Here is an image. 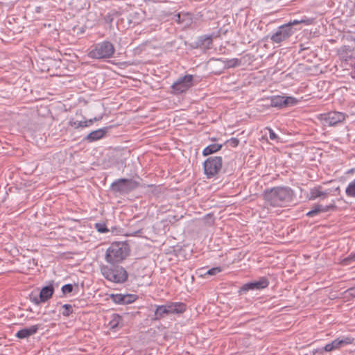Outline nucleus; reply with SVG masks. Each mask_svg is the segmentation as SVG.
Wrapping results in <instances>:
<instances>
[{
	"label": "nucleus",
	"mask_w": 355,
	"mask_h": 355,
	"mask_svg": "<svg viewBox=\"0 0 355 355\" xmlns=\"http://www.w3.org/2000/svg\"><path fill=\"white\" fill-rule=\"evenodd\" d=\"M262 196L266 206L285 207L293 202L295 193L289 187L279 186L265 189Z\"/></svg>",
	"instance_id": "nucleus-1"
},
{
	"label": "nucleus",
	"mask_w": 355,
	"mask_h": 355,
	"mask_svg": "<svg viewBox=\"0 0 355 355\" xmlns=\"http://www.w3.org/2000/svg\"><path fill=\"white\" fill-rule=\"evenodd\" d=\"M314 24H315V18L306 16H303L297 19L290 20L288 23L278 27L277 31L271 35L270 40L274 43H280L289 39L296 31L301 29L300 27L295 28V26L300 24L309 26Z\"/></svg>",
	"instance_id": "nucleus-2"
},
{
	"label": "nucleus",
	"mask_w": 355,
	"mask_h": 355,
	"mask_svg": "<svg viewBox=\"0 0 355 355\" xmlns=\"http://www.w3.org/2000/svg\"><path fill=\"white\" fill-rule=\"evenodd\" d=\"M130 248L125 242H114L106 250V261L111 263H117L123 261L129 254Z\"/></svg>",
	"instance_id": "nucleus-3"
},
{
	"label": "nucleus",
	"mask_w": 355,
	"mask_h": 355,
	"mask_svg": "<svg viewBox=\"0 0 355 355\" xmlns=\"http://www.w3.org/2000/svg\"><path fill=\"white\" fill-rule=\"evenodd\" d=\"M101 271L107 281L114 284H123L128 279L127 270L123 266L114 265V263L112 266H102Z\"/></svg>",
	"instance_id": "nucleus-4"
},
{
	"label": "nucleus",
	"mask_w": 355,
	"mask_h": 355,
	"mask_svg": "<svg viewBox=\"0 0 355 355\" xmlns=\"http://www.w3.org/2000/svg\"><path fill=\"white\" fill-rule=\"evenodd\" d=\"M115 53L114 44L110 41L97 43L90 51V58L98 60H106L113 57Z\"/></svg>",
	"instance_id": "nucleus-5"
},
{
	"label": "nucleus",
	"mask_w": 355,
	"mask_h": 355,
	"mask_svg": "<svg viewBox=\"0 0 355 355\" xmlns=\"http://www.w3.org/2000/svg\"><path fill=\"white\" fill-rule=\"evenodd\" d=\"M139 185V183L133 179L120 178L112 183L110 189L114 193L124 195L136 189Z\"/></svg>",
	"instance_id": "nucleus-6"
},
{
	"label": "nucleus",
	"mask_w": 355,
	"mask_h": 355,
	"mask_svg": "<svg viewBox=\"0 0 355 355\" xmlns=\"http://www.w3.org/2000/svg\"><path fill=\"white\" fill-rule=\"evenodd\" d=\"M222 166L223 159L220 156L210 157L204 162V173L207 178H211L220 171Z\"/></svg>",
	"instance_id": "nucleus-7"
},
{
	"label": "nucleus",
	"mask_w": 355,
	"mask_h": 355,
	"mask_svg": "<svg viewBox=\"0 0 355 355\" xmlns=\"http://www.w3.org/2000/svg\"><path fill=\"white\" fill-rule=\"evenodd\" d=\"M193 77L190 74L180 77L171 85V93L174 95H179L186 92L193 86Z\"/></svg>",
	"instance_id": "nucleus-8"
},
{
	"label": "nucleus",
	"mask_w": 355,
	"mask_h": 355,
	"mask_svg": "<svg viewBox=\"0 0 355 355\" xmlns=\"http://www.w3.org/2000/svg\"><path fill=\"white\" fill-rule=\"evenodd\" d=\"M347 116L344 112L331 111L322 114L320 119L324 125L334 126L343 123Z\"/></svg>",
	"instance_id": "nucleus-9"
},
{
	"label": "nucleus",
	"mask_w": 355,
	"mask_h": 355,
	"mask_svg": "<svg viewBox=\"0 0 355 355\" xmlns=\"http://www.w3.org/2000/svg\"><path fill=\"white\" fill-rule=\"evenodd\" d=\"M54 293V288L52 284L47 285L43 287L40 294L37 295L33 293L29 295V300L31 302L36 305H39L41 303H44L49 300L53 296Z\"/></svg>",
	"instance_id": "nucleus-10"
},
{
	"label": "nucleus",
	"mask_w": 355,
	"mask_h": 355,
	"mask_svg": "<svg viewBox=\"0 0 355 355\" xmlns=\"http://www.w3.org/2000/svg\"><path fill=\"white\" fill-rule=\"evenodd\" d=\"M270 282L266 277H261L258 280L245 283L239 290V294L243 295L249 291L262 290L269 286Z\"/></svg>",
	"instance_id": "nucleus-11"
},
{
	"label": "nucleus",
	"mask_w": 355,
	"mask_h": 355,
	"mask_svg": "<svg viewBox=\"0 0 355 355\" xmlns=\"http://www.w3.org/2000/svg\"><path fill=\"white\" fill-rule=\"evenodd\" d=\"M297 100L291 96H272L270 97V105L273 107H285L289 105H295Z\"/></svg>",
	"instance_id": "nucleus-12"
},
{
	"label": "nucleus",
	"mask_w": 355,
	"mask_h": 355,
	"mask_svg": "<svg viewBox=\"0 0 355 355\" xmlns=\"http://www.w3.org/2000/svg\"><path fill=\"white\" fill-rule=\"evenodd\" d=\"M354 340V338L352 337H345L343 338H338L332 342L326 344L324 347V350L326 352H331L338 349L347 345L352 344Z\"/></svg>",
	"instance_id": "nucleus-13"
},
{
	"label": "nucleus",
	"mask_w": 355,
	"mask_h": 355,
	"mask_svg": "<svg viewBox=\"0 0 355 355\" xmlns=\"http://www.w3.org/2000/svg\"><path fill=\"white\" fill-rule=\"evenodd\" d=\"M168 315H181L187 311V306L181 302H167L166 304Z\"/></svg>",
	"instance_id": "nucleus-14"
},
{
	"label": "nucleus",
	"mask_w": 355,
	"mask_h": 355,
	"mask_svg": "<svg viewBox=\"0 0 355 355\" xmlns=\"http://www.w3.org/2000/svg\"><path fill=\"white\" fill-rule=\"evenodd\" d=\"M336 205L334 202L329 205H322L321 204L313 205L312 209L308 211L306 214L309 218L314 217L320 213L327 212L330 210H334L336 209Z\"/></svg>",
	"instance_id": "nucleus-15"
},
{
	"label": "nucleus",
	"mask_w": 355,
	"mask_h": 355,
	"mask_svg": "<svg viewBox=\"0 0 355 355\" xmlns=\"http://www.w3.org/2000/svg\"><path fill=\"white\" fill-rule=\"evenodd\" d=\"M108 322L107 323V327H108L110 330H113L116 331L119 330L123 326V317L117 313H112L110 315L109 318H106Z\"/></svg>",
	"instance_id": "nucleus-16"
},
{
	"label": "nucleus",
	"mask_w": 355,
	"mask_h": 355,
	"mask_svg": "<svg viewBox=\"0 0 355 355\" xmlns=\"http://www.w3.org/2000/svg\"><path fill=\"white\" fill-rule=\"evenodd\" d=\"M193 19V14L189 12H180L175 15V21L184 27L191 26Z\"/></svg>",
	"instance_id": "nucleus-17"
},
{
	"label": "nucleus",
	"mask_w": 355,
	"mask_h": 355,
	"mask_svg": "<svg viewBox=\"0 0 355 355\" xmlns=\"http://www.w3.org/2000/svg\"><path fill=\"white\" fill-rule=\"evenodd\" d=\"M195 48L202 50H208L211 48L213 44V38L211 35H202L198 37L194 43Z\"/></svg>",
	"instance_id": "nucleus-18"
},
{
	"label": "nucleus",
	"mask_w": 355,
	"mask_h": 355,
	"mask_svg": "<svg viewBox=\"0 0 355 355\" xmlns=\"http://www.w3.org/2000/svg\"><path fill=\"white\" fill-rule=\"evenodd\" d=\"M329 192L322 190V187L320 185L314 187L310 189L309 193L306 198L309 200H314L318 198L320 199H325L328 197Z\"/></svg>",
	"instance_id": "nucleus-19"
},
{
	"label": "nucleus",
	"mask_w": 355,
	"mask_h": 355,
	"mask_svg": "<svg viewBox=\"0 0 355 355\" xmlns=\"http://www.w3.org/2000/svg\"><path fill=\"white\" fill-rule=\"evenodd\" d=\"M41 327V324H35L32 325L30 327L28 328H24L20 330H19L16 333V337L19 339H24L27 338L31 336H33L35 334L38 329Z\"/></svg>",
	"instance_id": "nucleus-20"
},
{
	"label": "nucleus",
	"mask_w": 355,
	"mask_h": 355,
	"mask_svg": "<svg viewBox=\"0 0 355 355\" xmlns=\"http://www.w3.org/2000/svg\"><path fill=\"white\" fill-rule=\"evenodd\" d=\"M110 128L111 126H107L90 132V141H97L103 138Z\"/></svg>",
	"instance_id": "nucleus-21"
},
{
	"label": "nucleus",
	"mask_w": 355,
	"mask_h": 355,
	"mask_svg": "<svg viewBox=\"0 0 355 355\" xmlns=\"http://www.w3.org/2000/svg\"><path fill=\"white\" fill-rule=\"evenodd\" d=\"M155 310L154 311V315L153 317V320H160L165 315H168L167 308L166 304L164 305H155Z\"/></svg>",
	"instance_id": "nucleus-22"
},
{
	"label": "nucleus",
	"mask_w": 355,
	"mask_h": 355,
	"mask_svg": "<svg viewBox=\"0 0 355 355\" xmlns=\"http://www.w3.org/2000/svg\"><path fill=\"white\" fill-rule=\"evenodd\" d=\"M223 144H213L205 147L202 150V155L206 157L221 150Z\"/></svg>",
	"instance_id": "nucleus-23"
},
{
	"label": "nucleus",
	"mask_w": 355,
	"mask_h": 355,
	"mask_svg": "<svg viewBox=\"0 0 355 355\" xmlns=\"http://www.w3.org/2000/svg\"><path fill=\"white\" fill-rule=\"evenodd\" d=\"M225 67L227 69L239 67L241 64V61L238 58L227 59L223 61Z\"/></svg>",
	"instance_id": "nucleus-24"
},
{
	"label": "nucleus",
	"mask_w": 355,
	"mask_h": 355,
	"mask_svg": "<svg viewBox=\"0 0 355 355\" xmlns=\"http://www.w3.org/2000/svg\"><path fill=\"white\" fill-rule=\"evenodd\" d=\"M103 82L98 80L96 76H90V90H96L102 87Z\"/></svg>",
	"instance_id": "nucleus-25"
},
{
	"label": "nucleus",
	"mask_w": 355,
	"mask_h": 355,
	"mask_svg": "<svg viewBox=\"0 0 355 355\" xmlns=\"http://www.w3.org/2000/svg\"><path fill=\"white\" fill-rule=\"evenodd\" d=\"M345 193L348 197L355 198V179L349 183L345 189Z\"/></svg>",
	"instance_id": "nucleus-26"
},
{
	"label": "nucleus",
	"mask_w": 355,
	"mask_h": 355,
	"mask_svg": "<svg viewBox=\"0 0 355 355\" xmlns=\"http://www.w3.org/2000/svg\"><path fill=\"white\" fill-rule=\"evenodd\" d=\"M223 270V268L221 266L214 267L209 270H208L204 275L202 276L205 277L206 275L214 276L219 272H221Z\"/></svg>",
	"instance_id": "nucleus-27"
},
{
	"label": "nucleus",
	"mask_w": 355,
	"mask_h": 355,
	"mask_svg": "<svg viewBox=\"0 0 355 355\" xmlns=\"http://www.w3.org/2000/svg\"><path fill=\"white\" fill-rule=\"evenodd\" d=\"M123 295L122 294H111L110 298L112 300V301L119 304H123L124 298Z\"/></svg>",
	"instance_id": "nucleus-28"
},
{
	"label": "nucleus",
	"mask_w": 355,
	"mask_h": 355,
	"mask_svg": "<svg viewBox=\"0 0 355 355\" xmlns=\"http://www.w3.org/2000/svg\"><path fill=\"white\" fill-rule=\"evenodd\" d=\"M350 51L346 48V46H344L339 51V55L340 57L345 60V61H347L349 58L352 57L351 55H349V53Z\"/></svg>",
	"instance_id": "nucleus-29"
},
{
	"label": "nucleus",
	"mask_w": 355,
	"mask_h": 355,
	"mask_svg": "<svg viewBox=\"0 0 355 355\" xmlns=\"http://www.w3.org/2000/svg\"><path fill=\"white\" fill-rule=\"evenodd\" d=\"M124 302L123 304H128L134 302L137 299V295L134 294L123 295Z\"/></svg>",
	"instance_id": "nucleus-30"
},
{
	"label": "nucleus",
	"mask_w": 355,
	"mask_h": 355,
	"mask_svg": "<svg viewBox=\"0 0 355 355\" xmlns=\"http://www.w3.org/2000/svg\"><path fill=\"white\" fill-rule=\"evenodd\" d=\"M70 125L75 128H83L87 126V121H78L71 120L70 121Z\"/></svg>",
	"instance_id": "nucleus-31"
},
{
	"label": "nucleus",
	"mask_w": 355,
	"mask_h": 355,
	"mask_svg": "<svg viewBox=\"0 0 355 355\" xmlns=\"http://www.w3.org/2000/svg\"><path fill=\"white\" fill-rule=\"evenodd\" d=\"M62 314L64 316L68 317L73 312V307L71 304H65L62 306Z\"/></svg>",
	"instance_id": "nucleus-32"
},
{
	"label": "nucleus",
	"mask_w": 355,
	"mask_h": 355,
	"mask_svg": "<svg viewBox=\"0 0 355 355\" xmlns=\"http://www.w3.org/2000/svg\"><path fill=\"white\" fill-rule=\"evenodd\" d=\"M95 227L100 233H107L109 232L105 223H97L95 224Z\"/></svg>",
	"instance_id": "nucleus-33"
},
{
	"label": "nucleus",
	"mask_w": 355,
	"mask_h": 355,
	"mask_svg": "<svg viewBox=\"0 0 355 355\" xmlns=\"http://www.w3.org/2000/svg\"><path fill=\"white\" fill-rule=\"evenodd\" d=\"M352 261H355V253L351 254L349 257L342 260L341 264L343 266H348Z\"/></svg>",
	"instance_id": "nucleus-34"
},
{
	"label": "nucleus",
	"mask_w": 355,
	"mask_h": 355,
	"mask_svg": "<svg viewBox=\"0 0 355 355\" xmlns=\"http://www.w3.org/2000/svg\"><path fill=\"white\" fill-rule=\"evenodd\" d=\"M239 139L236 137H232L230 139L225 141V144H227L230 146L232 148H236L239 144Z\"/></svg>",
	"instance_id": "nucleus-35"
},
{
	"label": "nucleus",
	"mask_w": 355,
	"mask_h": 355,
	"mask_svg": "<svg viewBox=\"0 0 355 355\" xmlns=\"http://www.w3.org/2000/svg\"><path fill=\"white\" fill-rule=\"evenodd\" d=\"M73 286L71 284H65L62 286L61 290L63 295H67L73 291Z\"/></svg>",
	"instance_id": "nucleus-36"
},
{
	"label": "nucleus",
	"mask_w": 355,
	"mask_h": 355,
	"mask_svg": "<svg viewBox=\"0 0 355 355\" xmlns=\"http://www.w3.org/2000/svg\"><path fill=\"white\" fill-rule=\"evenodd\" d=\"M345 293L349 297H355V287L348 288Z\"/></svg>",
	"instance_id": "nucleus-37"
},
{
	"label": "nucleus",
	"mask_w": 355,
	"mask_h": 355,
	"mask_svg": "<svg viewBox=\"0 0 355 355\" xmlns=\"http://www.w3.org/2000/svg\"><path fill=\"white\" fill-rule=\"evenodd\" d=\"M266 129L269 131V138L271 140H275L278 138L277 135L270 128H267Z\"/></svg>",
	"instance_id": "nucleus-38"
},
{
	"label": "nucleus",
	"mask_w": 355,
	"mask_h": 355,
	"mask_svg": "<svg viewBox=\"0 0 355 355\" xmlns=\"http://www.w3.org/2000/svg\"><path fill=\"white\" fill-rule=\"evenodd\" d=\"M103 118V115H99L98 116H94V118H90L89 121L90 124H92L94 121H98Z\"/></svg>",
	"instance_id": "nucleus-39"
},
{
	"label": "nucleus",
	"mask_w": 355,
	"mask_h": 355,
	"mask_svg": "<svg viewBox=\"0 0 355 355\" xmlns=\"http://www.w3.org/2000/svg\"><path fill=\"white\" fill-rule=\"evenodd\" d=\"M309 49V47L305 46L304 44H301L300 45V52L306 50V49Z\"/></svg>",
	"instance_id": "nucleus-40"
},
{
	"label": "nucleus",
	"mask_w": 355,
	"mask_h": 355,
	"mask_svg": "<svg viewBox=\"0 0 355 355\" xmlns=\"http://www.w3.org/2000/svg\"><path fill=\"white\" fill-rule=\"evenodd\" d=\"M354 172H355V168H350V169H349V170L346 172V173H347V174H352V173H354Z\"/></svg>",
	"instance_id": "nucleus-41"
},
{
	"label": "nucleus",
	"mask_w": 355,
	"mask_h": 355,
	"mask_svg": "<svg viewBox=\"0 0 355 355\" xmlns=\"http://www.w3.org/2000/svg\"><path fill=\"white\" fill-rule=\"evenodd\" d=\"M105 21L107 22H111L112 21V18L111 17L110 15L106 16Z\"/></svg>",
	"instance_id": "nucleus-42"
},
{
	"label": "nucleus",
	"mask_w": 355,
	"mask_h": 355,
	"mask_svg": "<svg viewBox=\"0 0 355 355\" xmlns=\"http://www.w3.org/2000/svg\"><path fill=\"white\" fill-rule=\"evenodd\" d=\"M211 140L215 141H216V138H211Z\"/></svg>",
	"instance_id": "nucleus-43"
},
{
	"label": "nucleus",
	"mask_w": 355,
	"mask_h": 355,
	"mask_svg": "<svg viewBox=\"0 0 355 355\" xmlns=\"http://www.w3.org/2000/svg\"><path fill=\"white\" fill-rule=\"evenodd\" d=\"M101 254H104V250H103V249H101Z\"/></svg>",
	"instance_id": "nucleus-44"
},
{
	"label": "nucleus",
	"mask_w": 355,
	"mask_h": 355,
	"mask_svg": "<svg viewBox=\"0 0 355 355\" xmlns=\"http://www.w3.org/2000/svg\"><path fill=\"white\" fill-rule=\"evenodd\" d=\"M85 139H89V135L85 137Z\"/></svg>",
	"instance_id": "nucleus-45"
}]
</instances>
